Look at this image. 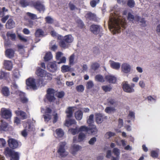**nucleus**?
<instances>
[{"label":"nucleus","mask_w":160,"mask_h":160,"mask_svg":"<svg viewBox=\"0 0 160 160\" xmlns=\"http://www.w3.org/2000/svg\"><path fill=\"white\" fill-rule=\"evenodd\" d=\"M126 24V19L120 16H111L108 22L109 29L114 34L120 32L121 26L125 28Z\"/></svg>","instance_id":"obj_1"},{"label":"nucleus","mask_w":160,"mask_h":160,"mask_svg":"<svg viewBox=\"0 0 160 160\" xmlns=\"http://www.w3.org/2000/svg\"><path fill=\"white\" fill-rule=\"evenodd\" d=\"M66 145V142H61L59 144L57 148V152L59 156L61 158H64L68 154V152L67 151L65 148Z\"/></svg>","instance_id":"obj_2"},{"label":"nucleus","mask_w":160,"mask_h":160,"mask_svg":"<svg viewBox=\"0 0 160 160\" xmlns=\"http://www.w3.org/2000/svg\"><path fill=\"white\" fill-rule=\"evenodd\" d=\"M74 40V38L71 34L65 36L62 40L60 41L59 45L61 47L65 48L67 47V43H71Z\"/></svg>","instance_id":"obj_3"},{"label":"nucleus","mask_w":160,"mask_h":160,"mask_svg":"<svg viewBox=\"0 0 160 160\" xmlns=\"http://www.w3.org/2000/svg\"><path fill=\"white\" fill-rule=\"evenodd\" d=\"M5 154L7 157H10L11 160H19V154L18 152H15L8 148H7L4 151Z\"/></svg>","instance_id":"obj_4"},{"label":"nucleus","mask_w":160,"mask_h":160,"mask_svg":"<svg viewBox=\"0 0 160 160\" xmlns=\"http://www.w3.org/2000/svg\"><path fill=\"white\" fill-rule=\"evenodd\" d=\"M26 84L29 88L33 90H36L38 88L36 85V80L32 78H30L26 80Z\"/></svg>","instance_id":"obj_5"},{"label":"nucleus","mask_w":160,"mask_h":160,"mask_svg":"<svg viewBox=\"0 0 160 160\" xmlns=\"http://www.w3.org/2000/svg\"><path fill=\"white\" fill-rule=\"evenodd\" d=\"M55 90L52 88H49L47 90L46 98L50 102H52L55 101V98L54 95Z\"/></svg>","instance_id":"obj_6"},{"label":"nucleus","mask_w":160,"mask_h":160,"mask_svg":"<svg viewBox=\"0 0 160 160\" xmlns=\"http://www.w3.org/2000/svg\"><path fill=\"white\" fill-rule=\"evenodd\" d=\"M1 115L3 118L8 119L11 117L12 112L11 111L8 109L2 108L1 111Z\"/></svg>","instance_id":"obj_7"},{"label":"nucleus","mask_w":160,"mask_h":160,"mask_svg":"<svg viewBox=\"0 0 160 160\" xmlns=\"http://www.w3.org/2000/svg\"><path fill=\"white\" fill-rule=\"evenodd\" d=\"M33 6L39 12H44L45 10L44 6L43 3L40 1L34 2L32 3Z\"/></svg>","instance_id":"obj_8"},{"label":"nucleus","mask_w":160,"mask_h":160,"mask_svg":"<svg viewBox=\"0 0 160 160\" xmlns=\"http://www.w3.org/2000/svg\"><path fill=\"white\" fill-rule=\"evenodd\" d=\"M124 91L127 92L131 93L134 92V89L129 85L127 82L124 81L122 83Z\"/></svg>","instance_id":"obj_9"},{"label":"nucleus","mask_w":160,"mask_h":160,"mask_svg":"<svg viewBox=\"0 0 160 160\" xmlns=\"http://www.w3.org/2000/svg\"><path fill=\"white\" fill-rule=\"evenodd\" d=\"M131 67L128 63H123L121 65L122 71L125 73H128L131 70Z\"/></svg>","instance_id":"obj_10"},{"label":"nucleus","mask_w":160,"mask_h":160,"mask_svg":"<svg viewBox=\"0 0 160 160\" xmlns=\"http://www.w3.org/2000/svg\"><path fill=\"white\" fill-rule=\"evenodd\" d=\"M108 118L107 116H105L101 113H97L95 114L96 122L97 124L101 123L104 120V119H107Z\"/></svg>","instance_id":"obj_11"},{"label":"nucleus","mask_w":160,"mask_h":160,"mask_svg":"<svg viewBox=\"0 0 160 160\" xmlns=\"http://www.w3.org/2000/svg\"><path fill=\"white\" fill-rule=\"evenodd\" d=\"M8 142L9 146L13 149L17 148L18 146L17 141L14 139H9Z\"/></svg>","instance_id":"obj_12"},{"label":"nucleus","mask_w":160,"mask_h":160,"mask_svg":"<svg viewBox=\"0 0 160 160\" xmlns=\"http://www.w3.org/2000/svg\"><path fill=\"white\" fill-rule=\"evenodd\" d=\"M98 131L95 125L92 124L89 125L88 134L94 135L97 133Z\"/></svg>","instance_id":"obj_13"},{"label":"nucleus","mask_w":160,"mask_h":160,"mask_svg":"<svg viewBox=\"0 0 160 160\" xmlns=\"http://www.w3.org/2000/svg\"><path fill=\"white\" fill-rule=\"evenodd\" d=\"M82 148L81 146L78 145L74 144L72 146L70 152L73 155L76 154L77 152Z\"/></svg>","instance_id":"obj_14"},{"label":"nucleus","mask_w":160,"mask_h":160,"mask_svg":"<svg viewBox=\"0 0 160 160\" xmlns=\"http://www.w3.org/2000/svg\"><path fill=\"white\" fill-rule=\"evenodd\" d=\"M101 27L100 26L96 25H92L90 27V31L93 33L97 34L99 33Z\"/></svg>","instance_id":"obj_15"},{"label":"nucleus","mask_w":160,"mask_h":160,"mask_svg":"<svg viewBox=\"0 0 160 160\" xmlns=\"http://www.w3.org/2000/svg\"><path fill=\"white\" fill-rule=\"evenodd\" d=\"M47 68L49 71L52 72H55L57 69L56 62H49L47 66Z\"/></svg>","instance_id":"obj_16"},{"label":"nucleus","mask_w":160,"mask_h":160,"mask_svg":"<svg viewBox=\"0 0 160 160\" xmlns=\"http://www.w3.org/2000/svg\"><path fill=\"white\" fill-rule=\"evenodd\" d=\"M35 35L36 37L41 38L45 37L47 34L42 29L38 28L36 30Z\"/></svg>","instance_id":"obj_17"},{"label":"nucleus","mask_w":160,"mask_h":160,"mask_svg":"<svg viewBox=\"0 0 160 160\" xmlns=\"http://www.w3.org/2000/svg\"><path fill=\"white\" fill-rule=\"evenodd\" d=\"M110 67L115 70H118L120 67V64L119 62H116L110 60L109 61Z\"/></svg>","instance_id":"obj_18"},{"label":"nucleus","mask_w":160,"mask_h":160,"mask_svg":"<svg viewBox=\"0 0 160 160\" xmlns=\"http://www.w3.org/2000/svg\"><path fill=\"white\" fill-rule=\"evenodd\" d=\"M5 26L7 28H12L15 27V23L12 19L10 18L7 22Z\"/></svg>","instance_id":"obj_19"},{"label":"nucleus","mask_w":160,"mask_h":160,"mask_svg":"<svg viewBox=\"0 0 160 160\" xmlns=\"http://www.w3.org/2000/svg\"><path fill=\"white\" fill-rule=\"evenodd\" d=\"M18 110L15 111V113L17 116H20L22 119H26L27 118V116L26 113L23 111L19 110L20 108H18Z\"/></svg>","instance_id":"obj_20"},{"label":"nucleus","mask_w":160,"mask_h":160,"mask_svg":"<svg viewBox=\"0 0 160 160\" xmlns=\"http://www.w3.org/2000/svg\"><path fill=\"white\" fill-rule=\"evenodd\" d=\"M105 79L109 83H114L116 81V78L114 76L111 75H106L105 77Z\"/></svg>","instance_id":"obj_21"},{"label":"nucleus","mask_w":160,"mask_h":160,"mask_svg":"<svg viewBox=\"0 0 160 160\" xmlns=\"http://www.w3.org/2000/svg\"><path fill=\"white\" fill-rule=\"evenodd\" d=\"M5 52L6 56L9 58H13L15 54L14 50L11 48L7 49Z\"/></svg>","instance_id":"obj_22"},{"label":"nucleus","mask_w":160,"mask_h":160,"mask_svg":"<svg viewBox=\"0 0 160 160\" xmlns=\"http://www.w3.org/2000/svg\"><path fill=\"white\" fill-rule=\"evenodd\" d=\"M4 66L5 68L8 70H10L12 67V64L11 62L9 60H4Z\"/></svg>","instance_id":"obj_23"},{"label":"nucleus","mask_w":160,"mask_h":160,"mask_svg":"<svg viewBox=\"0 0 160 160\" xmlns=\"http://www.w3.org/2000/svg\"><path fill=\"white\" fill-rule=\"evenodd\" d=\"M36 74L38 76L43 77L45 75L46 72L45 70L39 68L37 70Z\"/></svg>","instance_id":"obj_24"},{"label":"nucleus","mask_w":160,"mask_h":160,"mask_svg":"<svg viewBox=\"0 0 160 160\" xmlns=\"http://www.w3.org/2000/svg\"><path fill=\"white\" fill-rule=\"evenodd\" d=\"M2 94L5 96L7 97L10 95V92L9 88L7 87L2 88Z\"/></svg>","instance_id":"obj_25"},{"label":"nucleus","mask_w":160,"mask_h":160,"mask_svg":"<svg viewBox=\"0 0 160 160\" xmlns=\"http://www.w3.org/2000/svg\"><path fill=\"white\" fill-rule=\"evenodd\" d=\"M75 116L77 120H80L82 118L83 114L81 111H78L75 112Z\"/></svg>","instance_id":"obj_26"},{"label":"nucleus","mask_w":160,"mask_h":160,"mask_svg":"<svg viewBox=\"0 0 160 160\" xmlns=\"http://www.w3.org/2000/svg\"><path fill=\"white\" fill-rule=\"evenodd\" d=\"M8 124L6 122H2L0 127V130L6 131L8 129Z\"/></svg>","instance_id":"obj_27"},{"label":"nucleus","mask_w":160,"mask_h":160,"mask_svg":"<svg viewBox=\"0 0 160 160\" xmlns=\"http://www.w3.org/2000/svg\"><path fill=\"white\" fill-rule=\"evenodd\" d=\"M76 123V122L74 119H69L66 120L65 123V125L68 127L73 124H75Z\"/></svg>","instance_id":"obj_28"},{"label":"nucleus","mask_w":160,"mask_h":160,"mask_svg":"<svg viewBox=\"0 0 160 160\" xmlns=\"http://www.w3.org/2000/svg\"><path fill=\"white\" fill-rule=\"evenodd\" d=\"M70 70V67L68 65H63L61 67V71L63 72H69Z\"/></svg>","instance_id":"obj_29"},{"label":"nucleus","mask_w":160,"mask_h":160,"mask_svg":"<svg viewBox=\"0 0 160 160\" xmlns=\"http://www.w3.org/2000/svg\"><path fill=\"white\" fill-rule=\"evenodd\" d=\"M19 95L20 96L21 100L22 102L23 103H27L28 102V99L25 97V94L22 92L20 93Z\"/></svg>","instance_id":"obj_30"},{"label":"nucleus","mask_w":160,"mask_h":160,"mask_svg":"<svg viewBox=\"0 0 160 160\" xmlns=\"http://www.w3.org/2000/svg\"><path fill=\"white\" fill-rule=\"evenodd\" d=\"M56 132L58 136L60 138L63 136L64 133L62 129L58 128L56 130Z\"/></svg>","instance_id":"obj_31"},{"label":"nucleus","mask_w":160,"mask_h":160,"mask_svg":"<svg viewBox=\"0 0 160 160\" xmlns=\"http://www.w3.org/2000/svg\"><path fill=\"white\" fill-rule=\"evenodd\" d=\"M94 115L91 114L89 116L88 118L87 119V122L89 125H92L91 124L93 123L94 122Z\"/></svg>","instance_id":"obj_32"},{"label":"nucleus","mask_w":160,"mask_h":160,"mask_svg":"<svg viewBox=\"0 0 160 160\" xmlns=\"http://www.w3.org/2000/svg\"><path fill=\"white\" fill-rule=\"evenodd\" d=\"M86 138V135L83 132H80L78 136V141L80 142L82 141Z\"/></svg>","instance_id":"obj_33"},{"label":"nucleus","mask_w":160,"mask_h":160,"mask_svg":"<svg viewBox=\"0 0 160 160\" xmlns=\"http://www.w3.org/2000/svg\"><path fill=\"white\" fill-rule=\"evenodd\" d=\"M77 91L79 92H82L84 90V88L82 85H80L77 86L76 88Z\"/></svg>","instance_id":"obj_34"},{"label":"nucleus","mask_w":160,"mask_h":160,"mask_svg":"<svg viewBox=\"0 0 160 160\" xmlns=\"http://www.w3.org/2000/svg\"><path fill=\"white\" fill-rule=\"evenodd\" d=\"M69 131L73 135H75L79 132L78 129L77 127H76L75 128L70 129L69 130Z\"/></svg>","instance_id":"obj_35"},{"label":"nucleus","mask_w":160,"mask_h":160,"mask_svg":"<svg viewBox=\"0 0 160 160\" xmlns=\"http://www.w3.org/2000/svg\"><path fill=\"white\" fill-rule=\"evenodd\" d=\"M99 66L100 65L99 63L97 62H94L92 64L91 68L92 69L95 71L97 70Z\"/></svg>","instance_id":"obj_36"},{"label":"nucleus","mask_w":160,"mask_h":160,"mask_svg":"<svg viewBox=\"0 0 160 160\" xmlns=\"http://www.w3.org/2000/svg\"><path fill=\"white\" fill-rule=\"evenodd\" d=\"M52 58V56L50 52H48L46 53L45 56L44 57L45 61H48L50 60Z\"/></svg>","instance_id":"obj_37"},{"label":"nucleus","mask_w":160,"mask_h":160,"mask_svg":"<svg viewBox=\"0 0 160 160\" xmlns=\"http://www.w3.org/2000/svg\"><path fill=\"white\" fill-rule=\"evenodd\" d=\"M9 76V73H6L3 71L0 72V78L3 79L7 78Z\"/></svg>","instance_id":"obj_38"},{"label":"nucleus","mask_w":160,"mask_h":160,"mask_svg":"<svg viewBox=\"0 0 160 160\" xmlns=\"http://www.w3.org/2000/svg\"><path fill=\"white\" fill-rule=\"evenodd\" d=\"M79 132H85L88 133V127L85 126H82L78 128Z\"/></svg>","instance_id":"obj_39"},{"label":"nucleus","mask_w":160,"mask_h":160,"mask_svg":"<svg viewBox=\"0 0 160 160\" xmlns=\"http://www.w3.org/2000/svg\"><path fill=\"white\" fill-rule=\"evenodd\" d=\"M66 112L67 114V117L68 118H70L72 117V110L71 108L69 107L68 108Z\"/></svg>","instance_id":"obj_40"},{"label":"nucleus","mask_w":160,"mask_h":160,"mask_svg":"<svg viewBox=\"0 0 160 160\" xmlns=\"http://www.w3.org/2000/svg\"><path fill=\"white\" fill-rule=\"evenodd\" d=\"M112 153L116 156L119 157L120 153V151L117 148H114L112 150Z\"/></svg>","instance_id":"obj_41"},{"label":"nucleus","mask_w":160,"mask_h":160,"mask_svg":"<svg viewBox=\"0 0 160 160\" xmlns=\"http://www.w3.org/2000/svg\"><path fill=\"white\" fill-rule=\"evenodd\" d=\"M105 112L107 113H110L115 111V109L114 108L112 107H107L105 109Z\"/></svg>","instance_id":"obj_42"},{"label":"nucleus","mask_w":160,"mask_h":160,"mask_svg":"<svg viewBox=\"0 0 160 160\" xmlns=\"http://www.w3.org/2000/svg\"><path fill=\"white\" fill-rule=\"evenodd\" d=\"M95 79L99 82H104V79L103 77L100 75H96L95 77Z\"/></svg>","instance_id":"obj_43"},{"label":"nucleus","mask_w":160,"mask_h":160,"mask_svg":"<svg viewBox=\"0 0 160 160\" xmlns=\"http://www.w3.org/2000/svg\"><path fill=\"white\" fill-rule=\"evenodd\" d=\"M94 85L93 82L91 81H89L87 82L86 86L87 89H90L92 88Z\"/></svg>","instance_id":"obj_44"},{"label":"nucleus","mask_w":160,"mask_h":160,"mask_svg":"<svg viewBox=\"0 0 160 160\" xmlns=\"http://www.w3.org/2000/svg\"><path fill=\"white\" fill-rule=\"evenodd\" d=\"M20 3L23 7H25L28 5V3L26 0H20Z\"/></svg>","instance_id":"obj_45"},{"label":"nucleus","mask_w":160,"mask_h":160,"mask_svg":"<svg viewBox=\"0 0 160 160\" xmlns=\"http://www.w3.org/2000/svg\"><path fill=\"white\" fill-rule=\"evenodd\" d=\"M45 121L47 122H48L52 118L51 115L50 114H44L43 115Z\"/></svg>","instance_id":"obj_46"},{"label":"nucleus","mask_w":160,"mask_h":160,"mask_svg":"<svg viewBox=\"0 0 160 160\" xmlns=\"http://www.w3.org/2000/svg\"><path fill=\"white\" fill-rule=\"evenodd\" d=\"M27 15L29 17V18L32 19H37V17L36 15L28 12L27 13Z\"/></svg>","instance_id":"obj_47"},{"label":"nucleus","mask_w":160,"mask_h":160,"mask_svg":"<svg viewBox=\"0 0 160 160\" xmlns=\"http://www.w3.org/2000/svg\"><path fill=\"white\" fill-rule=\"evenodd\" d=\"M102 88L105 92H107L110 91L112 88L110 86L105 85L102 87Z\"/></svg>","instance_id":"obj_48"},{"label":"nucleus","mask_w":160,"mask_h":160,"mask_svg":"<svg viewBox=\"0 0 160 160\" xmlns=\"http://www.w3.org/2000/svg\"><path fill=\"white\" fill-rule=\"evenodd\" d=\"M74 58L75 55L74 54H72L70 56L69 58V64L70 65H73L74 64Z\"/></svg>","instance_id":"obj_49"},{"label":"nucleus","mask_w":160,"mask_h":160,"mask_svg":"<svg viewBox=\"0 0 160 160\" xmlns=\"http://www.w3.org/2000/svg\"><path fill=\"white\" fill-rule=\"evenodd\" d=\"M127 4L129 7L132 8L134 6L135 3L133 0H128Z\"/></svg>","instance_id":"obj_50"},{"label":"nucleus","mask_w":160,"mask_h":160,"mask_svg":"<svg viewBox=\"0 0 160 160\" xmlns=\"http://www.w3.org/2000/svg\"><path fill=\"white\" fill-rule=\"evenodd\" d=\"M115 135L114 132H107L105 134V136L107 138H109L112 137L113 136Z\"/></svg>","instance_id":"obj_51"},{"label":"nucleus","mask_w":160,"mask_h":160,"mask_svg":"<svg viewBox=\"0 0 160 160\" xmlns=\"http://www.w3.org/2000/svg\"><path fill=\"white\" fill-rule=\"evenodd\" d=\"M45 19L46 20L47 23H52L53 22V20L52 18L48 16L45 18Z\"/></svg>","instance_id":"obj_52"},{"label":"nucleus","mask_w":160,"mask_h":160,"mask_svg":"<svg viewBox=\"0 0 160 160\" xmlns=\"http://www.w3.org/2000/svg\"><path fill=\"white\" fill-rule=\"evenodd\" d=\"M99 2V0H93L90 2V5L92 7H94Z\"/></svg>","instance_id":"obj_53"},{"label":"nucleus","mask_w":160,"mask_h":160,"mask_svg":"<svg viewBox=\"0 0 160 160\" xmlns=\"http://www.w3.org/2000/svg\"><path fill=\"white\" fill-rule=\"evenodd\" d=\"M68 6L70 9L71 10H73L77 8L75 5L71 2H70L69 3Z\"/></svg>","instance_id":"obj_54"},{"label":"nucleus","mask_w":160,"mask_h":160,"mask_svg":"<svg viewBox=\"0 0 160 160\" xmlns=\"http://www.w3.org/2000/svg\"><path fill=\"white\" fill-rule=\"evenodd\" d=\"M97 138L95 137H93L90 139L88 141L89 144L91 145H93L96 142Z\"/></svg>","instance_id":"obj_55"},{"label":"nucleus","mask_w":160,"mask_h":160,"mask_svg":"<svg viewBox=\"0 0 160 160\" xmlns=\"http://www.w3.org/2000/svg\"><path fill=\"white\" fill-rule=\"evenodd\" d=\"M18 37L20 40L23 42H26L27 41V39L20 34H18Z\"/></svg>","instance_id":"obj_56"},{"label":"nucleus","mask_w":160,"mask_h":160,"mask_svg":"<svg viewBox=\"0 0 160 160\" xmlns=\"http://www.w3.org/2000/svg\"><path fill=\"white\" fill-rule=\"evenodd\" d=\"M135 19L137 21H139L141 23H145L144 19L143 18H141L138 16H136Z\"/></svg>","instance_id":"obj_57"},{"label":"nucleus","mask_w":160,"mask_h":160,"mask_svg":"<svg viewBox=\"0 0 160 160\" xmlns=\"http://www.w3.org/2000/svg\"><path fill=\"white\" fill-rule=\"evenodd\" d=\"M134 16L132 15L130 13H128V19L131 21H133L134 19H135Z\"/></svg>","instance_id":"obj_58"},{"label":"nucleus","mask_w":160,"mask_h":160,"mask_svg":"<svg viewBox=\"0 0 160 160\" xmlns=\"http://www.w3.org/2000/svg\"><path fill=\"white\" fill-rule=\"evenodd\" d=\"M6 144V142L3 138H0V147H2L5 146Z\"/></svg>","instance_id":"obj_59"},{"label":"nucleus","mask_w":160,"mask_h":160,"mask_svg":"<svg viewBox=\"0 0 160 160\" xmlns=\"http://www.w3.org/2000/svg\"><path fill=\"white\" fill-rule=\"evenodd\" d=\"M108 103L114 106L117 105V102L115 101V100L112 99H109L108 100Z\"/></svg>","instance_id":"obj_60"},{"label":"nucleus","mask_w":160,"mask_h":160,"mask_svg":"<svg viewBox=\"0 0 160 160\" xmlns=\"http://www.w3.org/2000/svg\"><path fill=\"white\" fill-rule=\"evenodd\" d=\"M64 95V93L63 92H59L57 93V96L59 98H62Z\"/></svg>","instance_id":"obj_61"},{"label":"nucleus","mask_w":160,"mask_h":160,"mask_svg":"<svg viewBox=\"0 0 160 160\" xmlns=\"http://www.w3.org/2000/svg\"><path fill=\"white\" fill-rule=\"evenodd\" d=\"M9 17V15H7L4 16L2 17V18L1 19L2 22L3 23H5L6 21L8 19Z\"/></svg>","instance_id":"obj_62"},{"label":"nucleus","mask_w":160,"mask_h":160,"mask_svg":"<svg viewBox=\"0 0 160 160\" xmlns=\"http://www.w3.org/2000/svg\"><path fill=\"white\" fill-rule=\"evenodd\" d=\"M88 16L90 19L94 20L96 18V15L93 13H89Z\"/></svg>","instance_id":"obj_63"},{"label":"nucleus","mask_w":160,"mask_h":160,"mask_svg":"<svg viewBox=\"0 0 160 160\" xmlns=\"http://www.w3.org/2000/svg\"><path fill=\"white\" fill-rule=\"evenodd\" d=\"M66 62V58L65 57H63L60 59V61L57 63L58 64L61 63H65Z\"/></svg>","instance_id":"obj_64"}]
</instances>
